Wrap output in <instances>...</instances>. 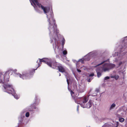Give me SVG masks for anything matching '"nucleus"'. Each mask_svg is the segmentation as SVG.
<instances>
[{
  "label": "nucleus",
  "mask_w": 127,
  "mask_h": 127,
  "mask_svg": "<svg viewBox=\"0 0 127 127\" xmlns=\"http://www.w3.org/2000/svg\"><path fill=\"white\" fill-rule=\"evenodd\" d=\"M30 1L36 11L39 12V11L37 8H41L46 15L47 21L49 23L48 29L49 31L50 43L52 44L54 48L55 45V46L54 50L56 54L57 53V51L60 54V50L58 45L59 40L58 35L59 31L57 29V25L55 24L53 12L51 11H50V8L49 7L44 6L39 4L37 0H30Z\"/></svg>",
  "instance_id": "obj_1"
},
{
  "label": "nucleus",
  "mask_w": 127,
  "mask_h": 127,
  "mask_svg": "<svg viewBox=\"0 0 127 127\" xmlns=\"http://www.w3.org/2000/svg\"><path fill=\"white\" fill-rule=\"evenodd\" d=\"M105 61H103L99 64H95V62H94L93 64H95V65L94 66L95 67H96V66H99L101 64H104L102 66L101 68H100L104 72L106 71H108L110 70L113 69L115 67V65L113 64L110 63H105Z\"/></svg>",
  "instance_id": "obj_4"
},
{
  "label": "nucleus",
  "mask_w": 127,
  "mask_h": 127,
  "mask_svg": "<svg viewBox=\"0 0 127 127\" xmlns=\"http://www.w3.org/2000/svg\"><path fill=\"white\" fill-rule=\"evenodd\" d=\"M88 100V96H84L81 98V99L79 103H77L81 105V106L82 107L81 105L83 103H84V104L85 105L87 104V102Z\"/></svg>",
  "instance_id": "obj_9"
},
{
  "label": "nucleus",
  "mask_w": 127,
  "mask_h": 127,
  "mask_svg": "<svg viewBox=\"0 0 127 127\" xmlns=\"http://www.w3.org/2000/svg\"><path fill=\"white\" fill-rule=\"evenodd\" d=\"M17 70L16 69H10L8 70L4 74V75L3 74L0 73V84H3L4 82L7 80L9 78V76L8 74L9 73L10 71H12L15 74L17 75V76H19L20 78L23 79H27L30 78L31 74V72L30 73H27L26 72H23L22 74L16 72Z\"/></svg>",
  "instance_id": "obj_3"
},
{
  "label": "nucleus",
  "mask_w": 127,
  "mask_h": 127,
  "mask_svg": "<svg viewBox=\"0 0 127 127\" xmlns=\"http://www.w3.org/2000/svg\"><path fill=\"white\" fill-rule=\"evenodd\" d=\"M53 62V61L51 59L46 58H44L41 59H39L36 61V63L38 64V66L36 69H34V70L32 72H31V75H32L35 72V70H36L38 67L40 66V64H41V62H45L49 66L51 67H52V66Z\"/></svg>",
  "instance_id": "obj_6"
},
{
  "label": "nucleus",
  "mask_w": 127,
  "mask_h": 127,
  "mask_svg": "<svg viewBox=\"0 0 127 127\" xmlns=\"http://www.w3.org/2000/svg\"><path fill=\"white\" fill-rule=\"evenodd\" d=\"M119 120L120 122L122 123L124 121V119L122 118H119Z\"/></svg>",
  "instance_id": "obj_22"
},
{
  "label": "nucleus",
  "mask_w": 127,
  "mask_h": 127,
  "mask_svg": "<svg viewBox=\"0 0 127 127\" xmlns=\"http://www.w3.org/2000/svg\"><path fill=\"white\" fill-rule=\"evenodd\" d=\"M75 102L76 103V101L75 100Z\"/></svg>",
  "instance_id": "obj_36"
},
{
  "label": "nucleus",
  "mask_w": 127,
  "mask_h": 127,
  "mask_svg": "<svg viewBox=\"0 0 127 127\" xmlns=\"http://www.w3.org/2000/svg\"><path fill=\"white\" fill-rule=\"evenodd\" d=\"M34 99L35 101L34 103L33 104V105H38L40 102V99L38 98L37 96L36 95L35 96Z\"/></svg>",
  "instance_id": "obj_13"
},
{
  "label": "nucleus",
  "mask_w": 127,
  "mask_h": 127,
  "mask_svg": "<svg viewBox=\"0 0 127 127\" xmlns=\"http://www.w3.org/2000/svg\"><path fill=\"white\" fill-rule=\"evenodd\" d=\"M73 87H74V89H76L77 88V86L76 84H75V85H73Z\"/></svg>",
  "instance_id": "obj_29"
},
{
  "label": "nucleus",
  "mask_w": 127,
  "mask_h": 127,
  "mask_svg": "<svg viewBox=\"0 0 127 127\" xmlns=\"http://www.w3.org/2000/svg\"><path fill=\"white\" fill-rule=\"evenodd\" d=\"M52 67L51 68L58 69L59 71L62 72H65L66 68L65 67L63 66L61 64H59L58 63H57L55 61L53 62Z\"/></svg>",
  "instance_id": "obj_7"
},
{
  "label": "nucleus",
  "mask_w": 127,
  "mask_h": 127,
  "mask_svg": "<svg viewBox=\"0 0 127 127\" xmlns=\"http://www.w3.org/2000/svg\"><path fill=\"white\" fill-rule=\"evenodd\" d=\"M96 51H95L89 53L88 54L91 58L92 57H94L96 55Z\"/></svg>",
  "instance_id": "obj_14"
},
{
  "label": "nucleus",
  "mask_w": 127,
  "mask_h": 127,
  "mask_svg": "<svg viewBox=\"0 0 127 127\" xmlns=\"http://www.w3.org/2000/svg\"><path fill=\"white\" fill-rule=\"evenodd\" d=\"M12 71H10L9 72V74H8V75H9V74H11L12 73Z\"/></svg>",
  "instance_id": "obj_33"
},
{
  "label": "nucleus",
  "mask_w": 127,
  "mask_h": 127,
  "mask_svg": "<svg viewBox=\"0 0 127 127\" xmlns=\"http://www.w3.org/2000/svg\"><path fill=\"white\" fill-rule=\"evenodd\" d=\"M109 77L108 76L104 78V80H106L107 79H109Z\"/></svg>",
  "instance_id": "obj_26"
},
{
  "label": "nucleus",
  "mask_w": 127,
  "mask_h": 127,
  "mask_svg": "<svg viewBox=\"0 0 127 127\" xmlns=\"http://www.w3.org/2000/svg\"><path fill=\"white\" fill-rule=\"evenodd\" d=\"M75 61V60H73V61L74 62Z\"/></svg>",
  "instance_id": "obj_35"
},
{
  "label": "nucleus",
  "mask_w": 127,
  "mask_h": 127,
  "mask_svg": "<svg viewBox=\"0 0 127 127\" xmlns=\"http://www.w3.org/2000/svg\"><path fill=\"white\" fill-rule=\"evenodd\" d=\"M94 75V74L93 73H91L89 75V77L93 76Z\"/></svg>",
  "instance_id": "obj_27"
},
{
  "label": "nucleus",
  "mask_w": 127,
  "mask_h": 127,
  "mask_svg": "<svg viewBox=\"0 0 127 127\" xmlns=\"http://www.w3.org/2000/svg\"><path fill=\"white\" fill-rule=\"evenodd\" d=\"M67 83L68 84V86H69V82H68V80L67 78Z\"/></svg>",
  "instance_id": "obj_32"
},
{
  "label": "nucleus",
  "mask_w": 127,
  "mask_h": 127,
  "mask_svg": "<svg viewBox=\"0 0 127 127\" xmlns=\"http://www.w3.org/2000/svg\"><path fill=\"white\" fill-rule=\"evenodd\" d=\"M3 84V86L4 88L3 90L4 92L12 94L15 98L17 99L19 98V96L15 93L11 84L8 83H4Z\"/></svg>",
  "instance_id": "obj_5"
},
{
  "label": "nucleus",
  "mask_w": 127,
  "mask_h": 127,
  "mask_svg": "<svg viewBox=\"0 0 127 127\" xmlns=\"http://www.w3.org/2000/svg\"><path fill=\"white\" fill-rule=\"evenodd\" d=\"M79 106L78 105L77 106V110L78 113H79Z\"/></svg>",
  "instance_id": "obj_28"
},
{
  "label": "nucleus",
  "mask_w": 127,
  "mask_h": 127,
  "mask_svg": "<svg viewBox=\"0 0 127 127\" xmlns=\"http://www.w3.org/2000/svg\"><path fill=\"white\" fill-rule=\"evenodd\" d=\"M59 75L60 76H61V74L60 73H59Z\"/></svg>",
  "instance_id": "obj_34"
},
{
  "label": "nucleus",
  "mask_w": 127,
  "mask_h": 127,
  "mask_svg": "<svg viewBox=\"0 0 127 127\" xmlns=\"http://www.w3.org/2000/svg\"><path fill=\"white\" fill-rule=\"evenodd\" d=\"M31 106L33 108V109H38V108L37 107H36L35 105H33V104H32L31 105Z\"/></svg>",
  "instance_id": "obj_23"
},
{
  "label": "nucleus",
  "mask_w": 127,
  "mask_h": 127,
  "mask_svg": "<svg viewBox=\"0 0 127 127\" xmlns=\"http://www.w3.org/2000/svg\"><path fill=\"white\" fill-rule=\"evenodd\" d=\"M91 79H89L88 80V81L89 82H90L91 81Z\"/></svg>",
  "instance_id": "obj_31"
},
{
  "label": "nucleus",
  "mask_w": 127,
  "mask_h": 127,
  "mask_svg": "<svg viewBox=\"0 0 127 127\" xmlns=\"http://www.w3.org/2000/svg\"><path fill=\"white\" fill-rule=\"evenodd\" d=\"M65 40L64 39V38H63L62 42V48H64V45L65 44Z\"/></svg>",
  "instance_id": "obj_18"
},
{
  "label": "nucleus",
  "mask_w": 127,
  "mask_h": 127,
  "mask_svg": "<svg viewBox=\"0 0 127 127\" xmlns=\"http://www.w3.org/2000/svg\"><path fill=\"white\" fill-rule=\"evenodd\" d=\"M84 103L82 104V107L84 108H90L93 105V103L92 100H90L87 103V104L84 105Z\"/></svg>",
  "instance_id": "obj_10"
},
{
  "label": "nucleus",
  "mask_w": 127,
  "mask_h": 127,
  "mask_svg": "<svg viewBox=\"0 0 127 127\" xmlns=\"http://www.w3.org/2000/svg\"><path fill=\"white\" fill-rule=\"evenodd\" d=\"M118 122L113 125L112 124H111L109 125L108 124H105L102 127H118Z\"/></svg>",
  "instance_id": "obj_11"
},
{
  "label": "nucleus",
  "mask_w": 127,
  "mask_h": 127,
  "mask_svg": "<svg viewBox=\"0 0 127 127\" xmlns=\"http://www.w3.org/2000/svg\"><path fill=\"white\" fill-rule=\"evenodd\" d=\"M70 93H71V96H72V97H73V98H74V96H73V95L74 94V92H73L72 91H70Z\"/></svg>",
  "instance_id": "obj_25"
},
{
  "label": "nucleus",
  "mask_w": 127,
  "mask_h": 127,
  "mask_svg": "<svg viewBox=\"0 0 127 127\" xmlns=\"http://www.w3.org/2000/svg\"><path fill=\"white\" fill-rule=\"evenodd\" d=\"M63 53L64 55H66L67 53V51L66 50H64L63 51Z\"/></svg>",
  "instance_id": "obj_24"
},
{
  "label": "nucleus",
  "mask_w": 127,
  "mask_h": 127,
  "mask_svg": "<svg viewBox=\"0 0 127 127\" xmlns=\"http://www.w3.org/2000/svg\"><path fill=\"white\" fill-rule=\"evenodd\" d=\"M84 60L85 61H89L90 59V57L89 54H87L84 57Z\"/></svg>",
  "instance_id": "obj_15"
},
{
  "label": "nucleus",
  "mask_w": 127,
  "mask_h": 127,
  "mask_svg": "<svg viewBox=\"0 0 127 127\" xmlns=\"http://www.w3.org/2000/svg\"><path fill=\"white\" fill-rule=\"evenodd\" d=\"M77 70L79 72H81V71L80 70H79L78 69H77Z\"/></svg>",
  "instance_id": "obj_30"
},
{
  "label": "nucleus",
  "mask_w": 127,
  "mask_h": 127,
  "mask_svg": "<svg viewBox=\"0 0 127 127\" xmlns=\"http://www.w3.org/2000/svg\"><path fill=\"white\" fill-rule=\"evenodd\" d=\"M25 113V116L26 117L28 118V117L30 116V113H29L27 111Z\"/></svg>",
  "instance_id": "obj_20"
},
{
  "label": "nucleus",
  "mask_w": 127,
  "mask_h": 127,
  "mask_svg": "<svg viewBox=\"0 0 127 127\" xmlns=\"http://www.w3.org/2000/svg\"><path fill=\"white\" fill-rule=\"evenodd\" d=\"M115 50L117 52L112 54L113 57H116L114 61L117 62L124 59L119 62V66L127 62V36L121 39L120 42L117 43Z\"/></svg>",
  "instance_id": "obj_2"
},
{
  "label": "nucleus",
  "mask_w": 127,
  "mask_h": 127,
  "mask_svg": "<svg viewBox=\"0 0 127 127\" xmlns=\"http://www.w3.org/2000/svg\"><path fill=\"white\" fill-rule=\"evenodd\" d=\"M98 92V90H96L95 91V92H96L95 93V94H94L93 95H92L93 96H95L97 95V93Z\"/></svg>",
  "instance_id": "obj_21"
},
{
  "label": "nucleus",
  "mask_w": 127,
  "mask_h": 127,
  "mask_svg": "<svg viewBox=\"0 0 127 127\" xmlns=\"http://www.w3.org/2000/svg\"><path fill=\"white\" fill-rule=\"evenodd\" d=\"M96 71L97 72V77H99L101 76V72H103L101 69L99 67L98 68L96 69Z\"/></svg>",
  "instance_id": "obj_12"
},
{
  "label": "nucleus",
  "mask_w": 127,
  "mask_h": 127,
  "mask_svg": "<svg viewBox=\"0 0 127 127\" xmlns=\"http://www.w3.org/2000/svg\"><path fill=\"white\" fill-rule=\"evenodd\" d=\"M84 58H83V59H80V60H79V61H78V62H77V63L76 64V66L77 65V64H78V63L80 61L81 62V63H83V62H84Z\"/></svg>",
  "instance_id": "obj_19"
},
{
  "label": "nucleus",
  "mask_w": 127,
  "mask_h": 127,
  "mask_svg": "<svg viewBox=\"0 0 127 127\" xmlns=\"http://www.w3.org/2000/svg\"><path fill=\"white\" fill-rule=\"evenodd\" d=\"M30 107H28L24 109L20 113V115L19 118V121L20 122H21L23 120V119L25 117V113L26 112L28 111H32Z\"/></svg>",
  "instance_id": "obj_8"
},
{
  "label": "nucleus",
  "mask_w": 127,
  "mask_h": 127,
  "mask_svg": "<svg viewBox=\"0 0 127 127\" xmlns=\"http://www.w3.org/2000/svg\"><path fill=\"white\" fill-rule=\"evenodd\" d=\"M111 77V78H114L116 80L118 79L119 78V76L118 75L112 76Z\"/></svg>",
  "instance_id": "obj_17"
},
{
  "label": "nucleus",
  "mask_w": 127,
  "mask_h": 127,
  "mask_svg": "<svg viewBox=\"0 0 127 127\" xmlns=\"http://www.w3.org/2000/svg\"><path fill=\"white\" fill-rule=\"evenodd\" d=\"M116 106V104L114 103H113L110 106V110H111L113 109Z\"/></svg>",
  "instance_id": "obj_16"
}]
</instances>
